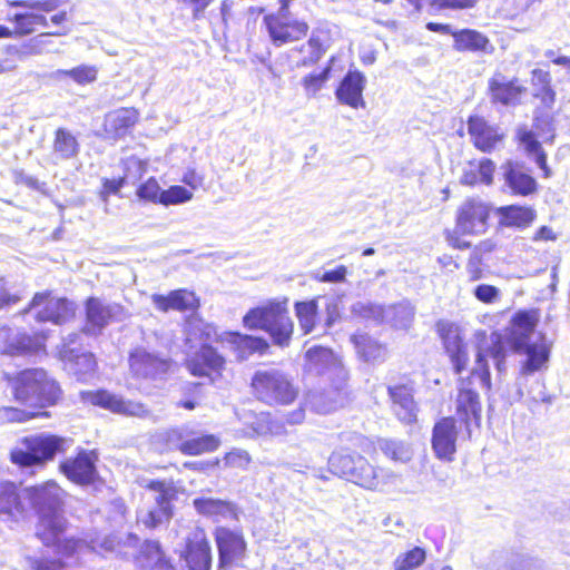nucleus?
<instances>
[{
    "instance_id": "59",
    "label": "nucleus",
    "mask_w": 570,
    "mask_h": 570,
    "mask_svg": "<svg viewBox=\"0 0 570 570\" xmlns=\"http://www.w3.org/2000/svg\"><path fill=\"white\" fill-rule=\"evenodd\" d=\"M161 193L163 190L155 178H149L137 189V196L140 199L151 202L154 204H160Z\"/></svg>"
},
{
    "instance_id": "55",
    "label": "nucleus",
    "mask_w": 570,
    "mask_h": 570,
    "mask_svg": "<svg viewBox=\"0 0 570 570\" xmlns=\"http://www.w3.org/2000/svg\"><path fill=\"white\" fill-rule=\"evenodd\" d=\"M193 198V193L180 185L170 186L163 190L160 204L164 206L185 204Z\"/></svg>"
},
{
    "instance_id": "39",
    "label": "nucleus",
    "mask_w": 570,
    "mask_h": 570,
    "mask_svg": "<svg viewBox=\"0 0 570 570\" xmlns=\"http://www.w3.org/2000/svg\"><path fill=\"white\" fill-rule=\"evenodd\" d=\"M355 469L353 470L352 482L368 489V490H379L383 484V471L377 470L373 465H371L367 460L361 455H358L355 464Z\"/></svg>"
},
{
    "instance_id": "24",
    "label": "nucleus",
    "mask_w": 570,
    "mask_h": 570,
    "mask_svg": "<svg viewBox=\"0 0 570 570\" xmlns=\"http://www.w3.org/2000/svg\"><path fill=\"white\" fill-rule=\"evenodd\" d=\"M468 132L474 147L483 153H491L504 138L498 126L489 124L481 116L469 117Z\"/></svg>"
},
{
    "instance_id": "17",
    "label": "nucleus",
    "mask_w": 570,
    "mask_h": 570,
    "mask_svg": "<svg viewBox=\"0 0 570 570\" xmlns=\"http://www.w3.org/2000/svg\"><path fill=\"white\" fill-rule=\"evenodd\" d=\"M37 515L62 510V490L53 481L23 489Z\"/></svg>"
},
{
    "instance_id": "11",
    "label": "nucleus",
    "mask_w": 570,
    "mask_h": 570,
    "mask_svg": "<svg viewBox=\"0 0 570 570\" xmlns=\"http://www.w3.org/2000/svg\"><path fill=\"white\" fill-rule=\"evenodd\" d=\"M214 538L218 550V570L228 569L245 558L247 544L242 531L217 527Z\"/></svg>"
},
{
    "instance_id": "61",
    "label": "nucleus",
    "mask_w": 570,
    "mask_h": 570,
    "mask_svg": "<svg viewBox=\"0 0 570 570\" xmlns=\"http://www.w3.org/2000/svg\"><path fill=\"white\" fill-rule=\"evenodd\" d=\"M519 142L525 149L528 156H531L542 150L541 144L537 139L534 132L529 130L525 126L519 127L517 131Z\"/></svg>"
},
{
    "instance_id": "25",
    "label": "nucleus",
    "mask_w": 570,
    "mask_h": 570,
    "mask_svg": "<svg viewBox=\"0 0 570 570\" xmlns=\"http://www.w3.org/2000/svg\"><path fill=\"white\" fill-rule=\"evenodd\" d=\"M186 365L194 376H210L212 373H219L224 368L225 358L213 346L202 344L199 350L187 358Z\"/></svg>"
},
{
    "instance_id": "42",
    "label": "nucleus",
    "mask_w": 570,
    "mask_h": 570,
    "mask_svg": "<svg viewBox=\"0 0 570 570\" xmlns=\"http://www.w3.org/2000/svg\"><path fill=\"white\" fill-rule=\"evenodd\" d=\"M295 316L304 335L311 334L317 324L318 299L312 298L301 301L294 304Z\"/></svg>"
},
{
    "instance_id": "63",
    "label": "nucleus",
    "mask_w": 570,
    "mask_h": 570,
    "mask_svg": "<svg viewBox=\"0 0 570 570\" xmlns=\"http://www.w3.org/2000/svg\"><path fill=\"white\" fill-rule=\"evenodd\" d=\"M85 543L83 540L77 539L73 537L70 538H59V542L53 544L56 547V552L61 556V558H70L72 557Z\"/></svg>"
},
{
    "instance_id": "31",
    "label": "nucleus",
    "mask_w": 570,
    "mask_h": 570,
    "mask_svg": "<svg viewBox=\"0 0 570 570\" xmlns=\"http://www.w3.org/2000/svg\"><path fill=\"white\" fill-rule=\"evenodd\" d=\"M389 395L393 402V411L400 421L412 423L416 420L417 407L411 386L405 384L390 386Z\"/></svg>"
},
{
    "instance_id": "56",
    "label": "nucleus",
    "mask_w": 570,
    "mask_h": 570,
    "mask_svg": "<svg viewBox=\"0 0 570 570\" xmlns=\"http://www.w3.org/2000/svg\"><path fill=\"white\" fill-rule=\"evenodd\" d=\"M30 570H66V562L61 558L48 556H28L26 558Z\"/></svg>"
},
{
    "instance_id": "1",
    "label": "nucleus",
    "mask_w": 570,
    "mask_h": 570,
    "mask_svg": "<svg viewBox=\"0 0 570 570\" xmlns=\"http://www.w3.org/2000/svg\"><path fill=\"white\" fill-rule=\"evenodd\" d=\"M538 313L531 311H519L511 320L508 343L518 353H524L527 360L522 363L520 370V377L518 379V399L523 396L521 389V380L527 375L542 370L547 366L550 357V345L544 335L539 334L537 338L535 327L538 324Z\"/></svg>"
},
{
    "instance_id": "16",
    "label": "nucleus",
    "mask_w": 570,
    "mask_h": 570,
    "mask_svg": "<svg viewBox=\"0 0 570 570\" xmlns=\"http://www.w3.org/2000/svg\"><path fill=\"white\" fill-rule=\"evenodd\" d=\"M148 488L156 492V507L139 515V521L147 528L154 529L168 521L171 517L170 502L175 495L174 488L165 481H151Z\"/></svg>"
},
{
    "instance_id": "46",
    "label": "nucleus",
    "mask_w": 570,
    "mask_h": 570,
    "mask_svg": "<svg viewBox=\"0 0 570 570\" xmlns=\"http://www.w3.org/2000/svg\"><path fill=\"white\" fill-rule=\"evenodd\" d=\"M358 458V454H351L344 451L333 452L328 458V466L332 473L337 474L342 478L352 482L354 464Z\"/></svg>"
},
{
    "instance_id": "45",
    "label": "nucleus",
    "mask_w": 570,
    "mask_h": 570,
    "mask_svg": "<svg viewBox=\"0 0 570 570\" xmlns=\"http://www.w3.org/2000/svg\"><path fill=\"white\" fill-rule=\"evenodd\" d=\"M77 138L67 129L56 130L53 140V157L58 160H67L76 157L79 153Z\"/></svg>"
},
{
    "instance_id": "51",
    "label": "nucleus",
    "mask_w": 570,
    "mask_h": 570,
    "mask_svg": "<svg viewBox=\"0 0 570 570\" xmlns=\"http://www.w3.org/2000/svg\"><path fill=\"white\" fill-rule=\"evenodd\" d=\"M426 558V552L421 547L401 553L394 560V570H413L421 566Z\"/></svg>"
},
{
    "instance_id": "38",
    "label": "nucleus",
    "mask_w": 570,
    "mask_h": 570,
    "mask_svg": "<svg viewBox=\"0 0 570 570\" xmlns=\"http://www.w3.org/2000/svg\"><path fill=\"white\" fill-rule=\"evenodd\" d=\"M452 36L454 39L453 48L456 51L492 53L494 50L489 38L476 30L462 29L454 31Z\"/></svg>"
},
{
    "instance_id": "10",
    "label": "nucleus",
    "mask_w": 570,
    "mask_h": 570,
    "mask_svg": "<svg viewBox=\"0 0 570 570\" xmlns=\"http://www.w3.org/2000/svg\"><path fill=\"white\" fill-rule=\"evenodd\" d=\"M263 21L272 43L277 47L297 41L308 31V24L292 14H266Z\"/></svg>"
},
{
    "instance_id": "13",
    "label": "nucleus",
    "mask_w": 570,
    "mask_h": 570,
    "mask_svg": "<svg viewBox=\"0 0 570 570\" xmlns=\"http://www.w3.org/2000/svg\"><path fill=\"white\" fill-rule=\"evenodd\" d=\"M180 557L189 570H210L212 548L204 529L195 527L188 532Z\"/></svg>"
},
{
    "instance_id": "29",
    "label": "nucleus",
    "mask_w": 570,
    "mask_h": 570,
    "mask_svg": "<svg viewBox=\"0 0 570 570\" xmlns=\"http://www.w3.org/2000/svg\"><path fill=\"white\" fill-rule=\"evenodd\" d=\"M504 179V186L509 188L511 194L518 196H528L535 191V179L527 174L519 165L507 161L500 167Z\"/></svg>"
},
{
    "instance_id": "64",
    "label": "nucleus",
    "mask_w": 570,
    "mask_h": 570,
    "mask_svg": "<svg viewBox=\"0 0 570 570\" xmlns=\"http://www.w3.org/2000/svg\"><path fill=\"white\" fill-rule=\"evenodd\" d=\"M473 296L484 304H493L500 298V289L493 285L479 284L473 289Z\"/></svg>"
},
{
    "instance_id": "2",
    "label": "nucleus",
    "mask_w": 570,
    "mask_h": 570,
    "mask_svg": "<svg viewBox=\"0 0 570 570\" xmlns=\"http://www.w3.org/2000/svg\"><path fill=\"white\" fill-rule=\"evenodd\" d=\"M248 330H263L273 343L281 347L289 345L294 323L288 314L287 298L268 301L266 304L250 308L243 317Z\"/></svg>"
},
{
    "instance_id": "60",
    "label": "nucleus",
    "mask_w": 570,
    "mask_h": 570,
    "mask_svg": "<svg viewBox=\"0 0 570 570\" xmlns=\"http://www.w3.org/2000/svg\"><path fill=\"white\" fill-rule=\"evenodd\" d=\"M235 343L249 353H264L268 348L266 340L252 335L236 334Z\"/></svg>"
},
{
    "instance_id": "37",
    "label": "nucleus",
    "mask_w": 570,
    "mask_h": 570,
    "mask_svg": "<svg viewBox=\"0 0 570 570\" xmlns=\"http://www.w3.org/2000/svg\"><path fill=\"white\" fill-rule=\"evenodd\" d=\"M138 112L134 108H120L109 112L105 118V131L108 137L118 139L124 137L137 122Z\"/></svg>"
},
{
    "instance_id": "12",
    "label": "nucleus",
    "mask_w": 570,
    "mask_h": 570,
    "mask_svg": "<svg viewBox=\"0 0 570 570\" xmlns=\"http://www.w3.org/2000/svg\"><path fill=\"white\" fill-rule=\"evenodd\" d=\"M488 90L492 102L505 107L520 105L527 94V87L518 77H508L500 70L489 79Z\"/></svg>"
},
{
    "instance_id": "8",
    "label": "nucleus",
    "mask_w": 570,
    "mask_h": 570,
    "mask_svg": "<svg viewBox=\"0 0 570 570\" xmlns=\"http://www.w3.org/2000/svg\"><path fill=\"white\" fill-rule=\"evenodd\" d=\"M305 368L307 372L326 376L332 383L345 384L347 372L332 350L323 346H313L305 353Z\"/></svg>"
},
{
    "instance_id": "43",
    "label": "nucleus",
    "mask_w": 570,
    "mask_h": 570,
    "mask_svg": "<svg viewBox=\"0 0 570 570\" xmlns=\"http://www.w3.org/2000/svg\"><path fill=\"white\" fill-rule=\"evenodd\" d=\"M501 222L505 226L525 228L535 218V210L527 206L510 205L500 208Z\"/></svg>"
},
{
    "instance_id": "40",
    "label": "nucleus",
    "mask_w": 570,
    "mask_h": 570,
    "mask_svg": "<svg viewBox=\"0 0 570 570\" xmlns=\"http://www.w3.org/2000/svg\"><path fill=\"white\" fill-rule=\"evenodd\" d=\"M493 567L495 570H540L541 562L522 553H499L494 557Z\"/></svg>"
},
{
    "instance_id": "44",
    "label": "nucleus",
    "mask_w": 570,
    "mask_h": 570,
    "mask_svg": "<svg viewBox=\"0 0 570 570\" xmlns=\"http://www.w3.org/2000/svg\"><path fill=\"white\" fill-rule=\"evenodd\" d=\"M358 355L366 362H381L385 358L386 348L377 341L365 334H355L351 337Z\"/></svg>"
},
{
    "instance_id": "32",
    "label": "nucleus",
    "mask_w": 570,
    "mask_h": 570,
    "mask_svg": "<svg viewBox=\"0 0 570 570\" xmlns=\"http://www.w3.org/2000/svg\"><path fill=\"white\" fill-rule=\"evenodd\" d=\"M193 505L199 514L215 521L238 520L239 510L229 501L202 497L194 499Z\"/></svg>"
},
{
    "instance_id": "34",
    "label": "nucleus",
    "mask_w": 570,
    "mask_h": 570,
    "mask_svg": "<svg viewBox=\"0 0 570 570\" xmlns=\"http://www.w3.org/2000/svg\"><path fill=\"white\" fill-rule=\"evenodd\" d=\"M136 559L140 570H176L157 541L146 540Z\"/></svg>"
},
{
    "instance_id": "47",
    "label": "nucleus",
    "mask_w": 570,
    "mask_h": 570,
    "mask_svg": "<svg viewBox=\"0 0 570 570\" xmlns=\"http://www.w3.org/2000/svg\"><path fill=\"white\" fill-rule=\"evenodd\" d=\"M414 318V308L409 302H401L385 309V317L396 328H409Z\"/></svg>"
},
{
    "instance_id": "62",
    "label": "nucleus",
    "mask_w": 570,
    "mask_h": 570,
    "mask_svg": "<svg viewBox=\"0 0 570 570\" xmlns=\"http://www.w3.org/2000/svg\"><path fill=\"white\" fill-rule=\"evenodd\" d=\"M519 142L525 149L528 156H531L542 150L541 144L537 139L534 132L529 130L525 126L519 127L517 131Z\"/></svg>"
},
{
    "instance_id": "15",
    "label": "nucleus",
    "mask_w": 570,
    "mask_h": 570,
    "mask_svg": "<svg viewBox=\"0 0 570 570\" xmlns=\"http://www.w3.org/2000/svg\"><path fill=\"white\" fill-rule=\"evenodd\" d=\"M81 399L85 402L98 405L118 414L137 417H147L150 414L149 410H147L144 404L124 400L121 396L109 393L105 390L82 392Z\"/></svg>"
},
{
    "instance_id": "41",
    "label": "nucleus",
    "mask_w": 570,
    "mask_h": 570,
    "mask_svg": "<svg viewBox=\"0 0 570 570\" xmlns=\"http://www.w3.org/2000/svg\"><path fill=\"white\" fill-rule=\"evenodd\" d=\"M8 20L14 23L16 38L29 36L36 31V28H48L47 17L39 12H17Z\"/></svg>"
},
{
    "instance_id": "14",
    "label": "nucleus",
    "mask_w": 570,
    "mask_h": 570,
    "mask_svg": "<svg viewBox=\"0 0 570 570\" xmlns=\"http://www.w3.org/2000/svg\"><path fill=\"white\" fill-rule=\"evenodd\" d=\"M488 357H491L494 361L499 373L505 371L507 347L505 343L499 335H494L492 337V344L485 352L481 350L478 352L475 365L471 373V380H478L480 387L484 390H490L491 387Z\"/></svg>"
},
{
    "instance_id": "4",
    "label": "nucleus",
    "mask_w": 570,
    "mask_h": 570,
    "mask_svg": "<svg viewBox=\"0 0 570 570\" xmlns=\"http://www.w3.org/2000/svg\"><path fill=\"white\" fill-rule=\"evenodd\" d=\"M70 441L53 434L24 436L10 451V460L20 468L43 465L63 452Z\"/></svg>"
},
{
    "instance_id": "30",
    "label": "nucleus",
    "mask_w": 570,
    "mask_h": 570,
    "mask_svg": "<svg viewBox=\"0 0 570 570\" xmlns=\"http://www.w3.org/2000/svg\"><path fill=\"white\" fill-rule=\"evenodd\" d=\"M42 344L38 338L28 334H17L11 336V330L0 328V352L9 355H26L37 353Z\"/></svg>"
},
{
    "instance_id": "9",
    "label": "nucleus",
    "mask_w": 570,
    "mask_h": 570,
    "mask_svg": "<svg viewBox=\"0 0 570 570\" xmlns=\"http://www.w3.org/2000/svg\"><path fill=\"white\" fill-rule=\"evenodd\" d=\"M36 311V318L39 322H51L62 324L75 315V305L67 298L53 297L50 293H37L28 307L22 313Z\"/></svg>"
},
{
    "instance_id": "28",
    "label": "nucleus",
    "mask_w": 570,
    "mask_h": 570,
    "mask_svg": "<svg viewBox=\"0 0 570 570\" xmlns=\"http://www.w3.org/2000/svg\"><path fill=\"white\" fill-rule=\"evenodd\" d=\"M68 521L62 514V510L38 515L36 524V535L46 546L53 547L59 542V538L66 532Z\"/></svg>"
},
{
    "instance_id": "58",
    "label": "nucleus",
    "mask_w": 570,
    "mask_h": 570,
    "mask_svg": "<svg viewBox=\"0 0 570 570\" xmlns=\"http://www.w3.org/2000/svg\"><path fill=\"white\" fill-rule=\"evenodd\" d=\"M331 72V67L324 68L320 72H311L307 76H305L302 80V85L306 91L307 95L314 96L316 92H318L324 83L327 81Z\"/></svg>"
},
{
    "instance_id": "52",
    "label": "nucleus",
    "mask_w": 570,
    "mask_h": 570,
    "mask_svg": "<svg viewBox=\"0 0 570 570\" xmlns=\"http://www.w3.org/2000/svg\"><path fill=\"white\" fill-rule=\"evenodd\" d=\"M69 0H10L8 4L12 8H26L36 10L39 13H49L56 11L62 4L68 3Z\"/></svg>"
},
{
    "instance_id": "19",
    "label": "nucleus",
    "mask_w": 570,
    "mask_h": 570,
    "mask_svg": "<svg viewBox=\"0 0 570 570\" xmlns=\"http://www.w3.org/2000/svg\"><path fill=\"white\" fill-rule=\"evenodd\" d=\"M26 494L19 484L0 481V520L19 522L27 515Z\"/></svg>"
},
{
    "instance_id": "20",
    "label": "nucleus",
    "mask_w": 570,
    "mask_h": 570,
    "mask_svg": "<svg viewBox=\"0 0 570 570\" xmlns=\"http://www.w3.org/2000/svg\"><path fill=\"white\" fill-rule=\"evenodd\" d=\"M488 206L479 199L465 200L458 210L456 229L462 234H482L487 229Z\"/></svg>"
},
{
    "instance_id": "33",
    "label": "nucleus",
    "mask_w": 570,
    "mask_h": 570,
    "mask_svg": "<svg viewBox=\"0 0 570 570\" xmlns=\"http://www.w3.org/2000/svg\"><path fill=\"white\" fill-rule=\"evenodd\" d=\"M332 384L333 390L325 392L315 391L307 394L306 403L311 410L316 413L326 414L344 405L345 393L343 387L345 384L340 385L338 382Z\"/></svg>"
},
{
    "instance_id": "49",
    "label": "nucleus",
    "mask_w": 570,
    "mask_h": 570,
    "mask_svg": "<svg viewBox=\"0 0 570 570\" xmlns=\"http://www.w3.org/2000/svg\"><path fill=\"white\" fill-rule=\"evenodd\" d=\"M299 52L303 55V58L297 62L298 67H307L316 63L324 53L320 37L313 32L308 41L301 46Z\"/></svg>"
},
{
    "instance_id": "22",
    "label": "nucleus",
    "mask_w": 570,
    "mask_h": 570,
    "mask_svg": "<svg viewBox=\"0 0 570 570\" xmlns=\"http://www.w3.org/2000/svg\"><path fill=\"white\" fill-rule=\"evenodd\" d=\"M179 444L177 449L185 455H200L214 452L220 445V440L214 434L197 435L188 425L173 430Z\"/></svg>"
},
{
    "instance_id": "53",
    "label": "nucleus",
    "mask_w": 570,
    "mask_h": 570,
    "mask_svg": "<svg viewBox=\"0 0 570 570\" xmlns=\"http://www.w3.org/2000/svg\"><path fill=\"white\" fill-rule=\"evenodd\" d=\"M351 313L365 320L381 322L385 317V308L371 302H356L351 306Z\"/></svg>"
},
{
    "instance_id": "50",
    "label": "nucleus",
    "mask_w": 570,
    "mask_h": 570,
    "mask_svg": "<svg viewBox=\"0 0 570 570\" xmlns=\"http://www.w3.org/2000/svg\"><path fill=\"white\" fill-rule=\"evenodd\" d=\"M379 446L382 452L394 461L407 462L411 460L412 451L407 444L397 440H380Z\"/></svg>"
},
{
    "instance_id": "26",
    "label": "nucleus",
    "mask_w": 570,
    "mask_h": 570,
    "mask_svg": "<svg viewBox=\"0 0 570 570\" xmlns=\"http://www.w3.org/2000/svg\"><path fill=\"white\" fill-rule=\"evenodd\" d=\"M129 364L131 372L141 377H157L167 372L169 363L166 358L137 347L130 353Z\"/></svg>"
},
{
    "instance_id": "3",
    "label": "nucleus",
    "mask_w": 570,
    "mask_h": 570,
    "mask_svg": "<svg viewBox=\"0 0 570 570\" xmlns=\"http://www.w3.org/2000/svg\"><path fill=\"white\" fill-rule=\"evenodd\" d=\"M11 386L18 402L40 407L55 404L60 394L56 381L42 368L21 371L11 380Z\"/></svg>"
},
{
    "instance_id": "48",
    "label": "nucleus",
    "mask_w": 570,
    "mask_h": 570,
    "mask_svg": "<svg viewBox=\"0 0 570 570\" xmlns=\"http://www.w3.org/2000/svg\"><path fill=\"white\" fill-rule=\"evenodd\" d=\"M97 75L98 68L92 65H79L71 69H58L52 73L56 79L68 77L80 86L95 82L97 80Z\"/></svg>"
},
{
    "instance_id": "35",
    "label": "nucleus",
    "mask_w": 570,
    "mask_h": 570,
    "mask_svg": "<svg viewBox=\"0 0 570 570\" xmlns=\"http://www.w3.org/2000/svg\"><path fill=\"white\" fill-rule=\"evenodd\" d=\"M472 381L464 383L459 390L456 397V414L469 426L470 421H480L481 417V404L479 401L478 393L470 387Z\"/></svg>"
},
{
    "instance_id": "54",
    "label": "nucleus",
    "mask_w": 570,
    "mask_h": 570,
    "mask_svg": "<svg viewBox=\"0 0 570 570\" xmlns=\"http://www.w3.org/2000/svg\"><path fill=\"white\" fill-rule=\"evenodd\" d=\"M304 419H305V410L302 406H299L298 409H296L295 411L289 413L286 416L285 421L275 419L269 414V429H271L269 435H275V436L283 435L286 433L285 422L289 425H294V424L302 423L304 421Z\"/></svg>"
},
{
    "instance_id": "5",
    "label": "nucleus",
    "mask_w": 570,
    "mask_h": 570,
    "mask_svg": "<svg viewBox=\"0 0 570 570\" xmlns=\"http://www.w3.org/2000/svg\"><path fill=\"white\" fill-rule=\"evenodd\" d=\"M250 385L257 400L268 405H288L298 394L291 377L277 368L256 371Z\"/></svg>"
},
{
    "instance_id": "21",
    "label": "nucleus",
    "mask_w": 570,
    "mask_h": 570,
    "mask_svg": "<svg viewBox=\"0 0 570 570\" xmlns=\"http://www.w3.org/2000/svg\"><path fill=\"white\" fill-rule=\"evenodd\" d=\"M440 336L443 347L456 374L465 370L469 362L468 346L464 343L460 328L454 324H441Z\"/></svg>"
},
{
    "instance_id": "27",
    "label": "nucleus",
    "mask_w": 570,
    "mask_h": 570,
    "mask_svg": "<svg viewBox=\"0 0 570 570\" xmlns=\"http://www.w3.org/2000/svg\"><path fill=\"white\" fill-rule=\"evenodd\" d=\"M366 78L357 70H350L342 79L336 89V98L341 104L352 108L364 107L363 90L365 88Z\"/></svg>"
},
{
    "instance_id": "6",
    "label": "nucleus",
    "mask_w": 570,
    "mask_h": 570,
    "mask_svg": "<svg viewBox=\"0 0 570 570\" xmlns=\"http://www.w3.org/2000/svg\"><path fill=\"white\" fill-rule=\"evenodd\" d=\"M86 323L82 333L97 336L114 322H122L127 317L125 308L112 302L98 297H89L85 303Z\"/></svg>"
},
{
    "instance_id": "18",
    "label": "nucleus",
    "mask_w": 570,
    "mask_h": 570,
    "mask_svg": "<svg viewBox=\"0 0 570 570\" xmlns=\"http://www.w3.org/2000/svg\"><path fill=\"white\" fill-rule=\"evenodd\" d=\"M458 434L456 421L451 416L442 417L434 424L431 442L438 459L446 462L454 460Z\"/></svg>"
},
{
    "instance_id": "7",
    "label": "nucleus",
    "mask_w": 570,
    "mask_h": 570,
    "mask_svg": "<svg viewBox=\"0 0 570 570\" xmlns=\"http://www.w3.org/2000/svg\"><path fill=\"white\" fill-rule=\"evenodd\" d=\"M81 334L71 333L63 337L59 355L69 373L79 381H87L96 371L97 363L92 353L80 352L77 347Z\"/></svg>"
},
{
    "instance_id": "57",
    "label": "nucleus",
    "mask_w": 570,
    "mask_h": 570,
    "mask_svg": "<svg viewBox=\"0 0 570 570\" xmlns=\"http://www.w3.org/2000/svg\"><path fill=\"white\" fill-rule=\"evenodd\" d=\"M39 415H48V412H29L11 406H0V424L9 422H26Z\"/></svg>"
},
{
    "instance_id": "36",
    "label": "nucleus",
    "mask_w": 570,
    "mask_h": 570,
    "mask_svg": "<svg viewBox=\"0 0 570 570\" xmlns=\"http://www.w3.org/2000/svg\"><path fill=\"white\" fill-rule=\"evenodd\" d=\"M153 304L161 312L189 311L197 307V298L193 292L186 289L171 291L168 295L154 294Z\"/></svg>"
},
{
    "instance_id": "23",
    "label": "nucleus",
    "mask_w": 570,
    "mask_h": 570,
    "mask_svg": "<svg viewBox=\"0 0 570 570\" xmlns=\"http://www.w3.org/2000/svg\"><path fill=\"white\" fill-rule=\"evenodd\" d=\"M98 456L94 451H80L75 458H68L60 463L61 472L78 484L91 483L97 476L96 462Z\"/></svg>"
}]
</instances>
